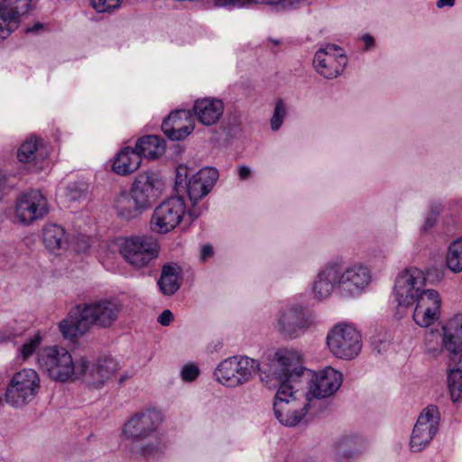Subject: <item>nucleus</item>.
<instances>
[{
    "label": "nucleus",
    "mask_w": 462,
    "mask_h": 462,
    "mask_svg": "<svg viewBox=\"0 0 462 462\" xmlns=\"http://www.w3.org/2000/svg\"><path fill=\"white\" fill-rule=\"evenodd\" d=\"M174 319L173 313L170 310H163L158 317V322L163 326H169Z\"/></svg>",
    "instance_id": "nucleus-43"
},
{
    "label": "nucleus",
    "mask_w": 462,
    "mask_h": 462,
    "mask_svg": "<svg viewBox=\"0 0 462 462\" xmlns=\"http://www.w3.org/2000/svg\"><path fill=\"white\" fill-rule=\"evenodd\" d=\"M362 41H363V42L365 44V50H369L374 44V39L370 34H365L362 37Z\"/></svg>",
    "instance_id": "nucleus-45"
},
{
    "label": "nucleus",
    "mask_w": 462,
    "mask_h": 462,
    "mask_svg": "<svg viewBox=\"0 0 462 462\" xmlns=\"http://www.w3.org/2000/svg\"><path fill=\"white\" fill-rule=\"evenodd\" d=\"M164 413L154 406H147L134 412L122 428V436L131 441L130 450L142 457L162 453L166 448L159 430L164 422Z\"/></svg>",
    "instance_id": "nucleus-2"
},
{
    "label": "nucleus",
    "mask_w": 462,
    "mask_h": 462,
    "mask_svg": "<svg viewBox=\"0 0 462 462\" xmlns=\"http://www.w3.org/2000/svg\"><path fill=\"white\" fill-rule=\"evenodd\" d=\"M200 374V369L196 363L189 362L185 364L180 371V376L185 383L195 381Z\"/></svg>",
    "instance_id": "nucleus-38"
},
{
    "label": "nucleus",
    "mask_w": 462,
    "mask_h": 462,
    "mask_svg": "<svg viewBox=\"0 0 462 462\" xmlns=\"http://www.w3.org/2000/svg\"><path fill=\"white\" fill-rule=\"evenodd\" d=\"M88 185L85 183H72L67 188V197L70 200L85 199L88 194Z\"/></svg>",
    "instance_id": "nucleus-39"
},
{
    "label": "nucleus",
    "mask_w": 462,
    "mask_h": 462,
    "mask_svg": "<svg viewBox=\"0 0 462 462\" xmlns=\"http://www.w3.org/2000/svg\"><path fill=\"white\" fill-rule=\"evenodd\" d=\"M225 110L222 99L213 97L198 98L193 105L194 116L204 125H216L222 117Z\"/></svg>",
    "instance_id": "nucleus-23"
},
{
    "label": "nucleus",
    "mask_w": 462,
    "mask_h": 462,
    "mask_svg": "<svg viewBox=\"0 0 462 462\" xmlns=\"http://www.w3.org/2000/svg\"><path fill=\"white\" fill-rule=\"evenodd\" d=\"M315 406L303 395L297 383H281L273 400L275 418L282 425L293 427L299 424Z\"/></svg>",
    "instance_id": "nucleus-7"
},
{
    "label": "nucleus",
    "mask_w": 462,
    "mask_h": 462,
    "mask_svg": "<svg viewBox=\"0 0 462 462\" xmlns=\"http://www.w3.org/2000/svg\"><path fill=\"white\" fill-rule=\"evenodd\" d=\"M316 324V316L298 303H286L274 313L273 329L282 338L293 340L303 336Z\"/></svg>",
    "instance_id": "nucleus-8"
},
{
    "label": "nucleus",
    "mask_w": 462,
    "mask_h": 462,
    "mask_svg": "<svg viewBox=\"0 0 462 462\" xmlns=\"http://www.w3.org/2000/svg\"><path fill=\"white\" fill-rule=\"evenodd\" d=\"M195 128L194 117L189 110L171 113L162 122V130L172 141H180L189 135Z\"/></svg>",
    "instance_id": "nucleus-21"
},
{
    "label": "nucleus",
    "mask_w": 462,
    "mask_h": 462,
    "mask_svg": "<svg viewBox=\"0 0 462 462\" xmlns=\"http://www.w3.org/2000/svg\"><path fill=\"white\" fill-rule=\"evenodd\" d=\"M287 114L288 105L286 102L283 99L276 100L273 113L270 120V125L273 131L276 132L282 127Z\"/></svg>",
    "instance_id": "nucleus-36"
},
{
    "label": "nucleus",
    "mask_w": 462,
    "mask_h": 462,
    "mask_svg": "<svg viewBox=\"0 0 462 462\" xmlns=\"http://www.w3.org/2000/svg\"><path fill=\"white\" fill-rule=\"evenodd\" d=\"M41 388L42 380L38 372L32 368H22L9 378L5 401L14 408H23L37 397Z\"/></svg>",
    "instance_id": "nucleus-9"
},
{
    "label": "nucleus",
    "mask_w": 462,
    "mask_h": 462,
    "mask_svg": "<svg viewBox=\"0 0 462 462\" xmlns=\"http://www.w3.org/2000/svg\"><path fill=\"white\" fill-rule=\"evenodd\" d=\"M36 364L44 375L56 383L79 380L89 368V361L86 357L74 360L70 351L60 346L42 348L37 354Z\"/></svg>",
    "instance_id": "nucleus-5"
},
{
    "label": "nucleus",
    "mask_w": 462,
    "mask_h": 462,
    "mask_svg": "<svg viewBox=\"0 0 462 462\" xmlns=\"http://www.w3.org/2000/svg\"><path fill=\"white\" fill-rule=\"evenodd\" d=\"M219 174L216 168L205 167L189 177V169L179 165L176 169L175 187L186 188L189 200L196 204L208 196L218 180Z\"/></svg>",
    "instance_id": "nucleus-13"
},
{
    "label": "nucleus",
    "mask_w": 462,
    "mask_h": 462,
    "mask_svg": "<svg viewBox=\"0 0 462 462\" xmlns=\"http://www.w3.org/2000/svg\"><path fill=\"white\" fill-rule=\"evenodd\" d=\"M18 27L5 20H0V42L5 40Z\"/></svg>",
    "instance_id": "nucleus-41"
},
{
    "label": "nucleus",
    "mask_w": 462,
    "mask_h": 462,
    "mask_svg": "<svg viewBox=\"0 0 462 462\" xmlns=\"http://www.w3.org/2000/svg\"><path fill=\"white\" fill-rule=\"evenodd\" d=\"M326 344L333 356L337 359L350 361L361 353L363 337L360 330L355 325L339 322L328 330Z\"/></svg>",
    "instance_id": "nucleus-10"
},
{
    "label": "nucleus",
    "mask_w": 462,
    "mask_h": 462,
    "mask_svg": "<svg viewBox=\"0 0 462 462\" xmlns=\"http://www.w3.org/2000/svg\"><path fill=\"white\" fill-rule=\"evenodd\" d=\"M456 0H438L436 5L438 8L441 9L444 7H452L454 6Z\"/></svg>",
    "instance_id": "nucleus-46"
},
{
    "label": "nucleus",
    "mask_w": 462,
    "mask_h": 462,
    "mask_svg": "<svg viewBox=\"0 0 462 462\" xmlns=\"http://www.w3.org/2000/svg\"><path fill=\"white\" fill-rule=\"evenodd\" d=\"M124 0H89V5L97 14H112L118 10Z\"/></svg>",
    "instance_id": "nucleus-37"
},
{
    "label": "nucleus",
    "mask_w": 462,
    "mask_h": 462,
    "mask_svg": "<svg viewBox=\"0 0 462 462\" xmlns=\"http://www.w3.org/2000/svg\"><path fill=\"white\" fill-rule=\"evenodd\" d=\"M164 189L165 181L158 171L149 170L137 174L129 194L121 193L115 201L117 216L125 220L137 217L152 208Z\"/></svg>",
    "instance_id": "nucleus-4"
},
{
    "label": "nucleus",
    "mask_w": 462,
    "mask_h": 462,
    "mask_svg": "<svg viewBox=\"0 0 462 462\" xmlns=\"http://www.w3.org/2000/svg\"><path fill=\"white\" fill-rule=\"evenodd\" d=\"M372 282V270L366 263L353 262L342 265L333 262L318 272L310 291L313 298L319 300L329 299L333 292L350 300L365 293Z\"/></svg>",
    "instance_id": "nucleus-1"
},
{
    "label": "nucleus",
    "mask_w": 462,
    "mask_h": 462,
    "mask_svg": "<svg viewBox=\"0 0 462 462\" xmlns=\"http://www.w3.org/2000/svg\"><path fill=\"white\" fill-rule=\"evenodd\" d=\"M69 240H72L71 242H69V246H70L73 251L81 253L85 252L88 247V240L86 236L82 234L76 235L75 233H69Z\"/></svg>",
    "instance_id": "nucleus-40"
},
{
    "label": "nucleus",
    "mask_w": 462,
    "mask_h": 462,
    "mask_svg": "<svg viewBox=\"0 0 462 462\" xmlns=\"http://www.w3.org/2000/svg\"><path fill=\"white\" fill-rule=\"evenodd\" d=\"M441 303L439 293L436 290L428 289L411 308L414 322L421 328L434 324L440 316Z\"/></svg>",
    "instance_id": "nucleus-20"
},
{
    "label": "nucleus",
    "mask_w": 462,
    "mask_h": 462,
    "mask_svg": "<svg viewBox=\"0 0 462 462\" xmlns=\"http://www.w3.org/2000/svg\"><path fill=\"white\" fill-rule=\"evenodd\" d=\"M261 369V363L247 356H234L221 361L214 371L217 382L236 388L250 382Z\"/></svg>",
    "instance_id": "nucleus-11"
},
{
    "label": "nucleus",
    "mask_w": 462,
    "mask_h": 462,
    "mask_svg": "<svg viewBox=\"0 0 462 462\" xmlns=\"http://www.w3.org/2000/svg\"><path fill=\"white\" fill-rule=\"evenodd\" d=\"M182 271L177 263H167L162 268L161 275L157 281L159 291L164 296L175 294L181 285Z\"/></svg>",
    "instance_id": "nucleus-26"
},
{
    "label": "nucleus",
    "mask_w": 462,
    "mask_h": 462,
    "mask_svg": "<svg viewBox=\"0 0 462 462\" xmlns=\"http://www.w3.org/2000/svg\"><path fill=\"white\" fill-rule=\"evenodd\" d=\"M347 63L344 50L335 44H326L315 53L313 65L316 71L326 79L339 76Z\"/></svg>",
    "instance_id": "nucleus-17"
},
{
    "label": "nucleus",
    "mask_w": 462,
    "mask_h": 462,
    "mask_svg": "<svg viewBox=\"0 0 462 462\" xmlns=\"http://www.w3.org/2000/svg\"><path fill=\"white\" fill-rule=\"evenodd\" d=\"M435 222V219H430V218H428L427 221H426V226L428 227H432L433 226V223Z\"/></svg>",
    "instance_id": "nucleus-47"
},
{
    "label": "nucleus",
    "mask_w": 462,
    "mask_h": 462,
    "mask_svg": "<svg viewBox=\"0 0 462 462\" xmlns=\"http://www.w3.org/2000/svg\"><path fill=\"white\" fill-rule=\"evenodd\" d=\"M135 148L141 158L156 160L164 154L166 143L162 138L157 135H146L137 140Z\"/></svg>",
    "instance_id": "nucleus-30"
},
{
    "label": "nucleus",
    "mask_w": 462,
    "mask_h": 462,
    "mask_svg": "<svg viewBox=\"0 0 462 462\" xmlns=\"http://www.w3.org/2000/svg\"><path fill=\"white\" fill-rule=\"evenodd\" d=\"M32 0H0V20L19 26L23 15L28 13Z\"/></svg>",
    "instance_id": "nucleus-29"
},
{
    "label": "nucleus",
    "mask_w": 462,
    "mask_h": 462,
    "mask_svg": "<svg viewBox=\"0 0 462 462\" xmlns=\"http://www.w3.org/2000/svg\"><path fill=\"white\" fill-rule=\"evenodd\" d=\"M263 373L266 377L277 380L280 384L285 382L297 383L306 368L300 350L292 346H277L268 349L263 355Z\"/></svg>",
    "instance_id": "nucleus-6"
},
{
    "label": "nucleus",
    "mask_w": 462,
    "mask_h": 462,
    "mask_svg": "<svg viewBox=\"0 0 462 462\" xmlns=\"http://www.w3.org/2000/svg\"><path fill=\"white\" fill-rule=\"evenodd\" d=\"M48 212L47 199L39 190L25 192L16 201L15 218L24 225L42 219Z\"/></svg>",
    "instance_id": "nucleus-19"
},
{
    "label": "nucleus",
    "mask_w": 462,
    "mask_h": 462,
    "mask_svg": "<svg viewBox=\"0 0 462 462\" xmlns=\"http://www.w3.org/2000/svg\"><path fill=\"white\" fill-rule=\"evenodd\" d=\"M271 42H272L274 45H279V44H280V40H271Z\"/></svg>",
    "instance_id": "nucleus-48"
},
{
    "label": "nucleus",
    "mask_w": 462,
    "mask_h": 462,
    "mask_svg": "<svg viewBox=\"0 0 462 462\" xmlns=\"http://www.w3.org/2000/svg\"><path fill=\"white\" fill-rule=\"evenodd\" d=\"M343 374L340 371L326 366L318 371H310L306 395L315 406L318 401L333 396L341 387Z\"/></svg>",
    "instance_id": "nucleus-15"
},
{
    "label": "nucleus",
    "mask_w": 462,
    "mask_h": 462,
    "mask_svg": "<svg viewBox=\"0 0 462 462\" xmlns=\"http://www.w3.org/2000/svg\"><path fill=\"white\" fill-rule=\"evenodd\" d=\"M439 419L436 406L430 405L422 410L411 435L410 449L412 452H420L430 445L439 430Z\"/></svg>",
    "instance_id": "nucleus-16"
},
{
    "label": "nucleus",
    "mask_w": 462,
    "mask_h": 462,
    "mask_svg": "<svg viewBox=\"0 0 462 462\" xmlns=\"http://www.w3.org/2000/svg\"><path fill=\"white\" fill-rule=\"evenodd\" d=\"M446 265L454 273L462 272V237L448 245L446 254Z\"/></svg>",
    "instance_id": "nucleus-34"
},
{
    "label": "nucleus",
    "mask_w": 462,
    "mask_h": 462,
    "mask_svg": "<svg viewBox=\"0 0 462 462\" xmlns=\"http://www.w3.org/2000/svg\"><path fill=\"white\" fill-rule=\"evenodd\" d=\"M185 212L184 199L180 196L170 197L155 208L151 225L160 228L161 231H173L180 223Z\"/></svg>",
    "instance_id": "nucleus-18"
},
{
    "label": "nucleus",
    "mask_w": 462,
    "mask_h": 462,
    "mask_svg": "<svg viewBox=\"0 0 462 462\" xmlns=\"http://www.w3.org/2000/svg\"><path fill=\"white\" fill-rule=\"evenodd\" d=\"M116 243L122 257L135 269L147 266L161 249L157 239L144 234L121 236Z\"/></svg>",
    "instance_id": "nucleus-12"
},
{
    "label": "nucleus",
    "mask_w": 462,
    "mask_h": 462,
    "mask_svg": "<svg viewBox=\"0 0 462 462\" xmlns=\"http://www.w3.org/2000/svg\"><path fill=\"white\" fill-rule=\"evenodd\" d=\"M73 228L81 229V228H83V226L81 225H75V226H73Z\"/></svg>",
    "instance_id": "nucleus-49"
},
{
    "label": "nucleus",
    "mask_w": 462,
    "mask_h": 462,
    "mask_svg": "<svg viewBox=\"0 0 462 462\" xmlns=\"http://www.w3.org/2000/svg\"><path fill=\"white\" fill-rule=\"evenodd\" d=\"M365 448V440L357 436H343L335 443L337 456L340 462H349L357 458Z\"/></svg>",
    "instance_id": "nucleus-28"
},
{
    "label": "nucleus",
    "mask_w": 462,
    "mask_h": 462,
    "mask_svg": "<svg viewBox=\"0 0 462 462\" xmlns=\"http://www.w3.org/2000/svg\"><path fill=\"white\" fill-rule=\"evenodd\" d=\"M46 156L47 151L43 147L42 141L36 136L28 137L17 152L18 160L23 163L43 160Z\"/></svg>",
    "instance_id": "nucleus-31"
},
{
    "label": "nucleus",
    "mask_w": 462,
    "mask_h": 462,
    "mask_svg": "<svg viewBox=\"0 0 462 462\" xmlns=\"http://www.w3.org/2000/svg\"><path fill=\"white\" fill-rule=\"evenodd\" d=\"M120 370V364L112 356L98 358L95 363L89 364V368L83 377L87 383L101 388L107 383Z\"/></svg>",
    "instance_id": "nucleus-22"
},
{
    "label": "nucleus",
    "mask_w": 462,
    "mask_h": 462,
    "mask_svg": "<svg viewBox=\"0 0 462 462\" xmlns=\"http://www.w3.org/2000/svg\"><path fill=\"white\" fill-rule=\"evenodd\" d=\"M443 344L445 348L457 356L462 354V313L454 316L443 327Z\"/></svg>",
    "instance_id": "nucleus-25"
},
{
    "label": "nucleus",
    "mask_w": 462,
    "mask_h": 462,
    "mask_svg": "<svg viewBox=\"0 0 462 462\" xmlns=\"http://www.w3.org/2000/svg\"><path fill=\"white\" fill-rule=\"evenodd\" d=\"M46 249L54 254H60L69 248V233H42Z\"/></svg>",
    "instance_id": "nucleus-33"
},
{
    "label": "nucleus",
    "mask_w": 462,
    "mask_h": 462,
    "mask_svg": "<svg viewBox=\"0 0 462 462\" xmlns=\"http://www.w3.org/2000/svg\"><path fill=\"white\" fill-rule=\"evenodd\" d=\"M121 310V304L115 300L101 299L84 303L68 313L59 323V330L64 339L72 341L85 335L93 326L110 328Z\"/></svg>",
    "instance_id": "nucleus-3"
},
{
    "label": "nucleus",
    "mask_w": 462,
    "mask_h": 462,
    "mask_svg": "<svg viewBox=\"0 0 462 462\" xmlns=\"http://www.w3.org/2000/svg\"><path fill=\"white\" fill-rule=\"evenodd\" d=\"M252 170L250 167L245 165H241L238 167V176L240 180H245L251 177Z\"/></svg>",
    "instance_id": "nucleus-44"
},
{
    "label": "nucleus",
    "mask_w": 462,
    "mask_h": 462,
    "mask_svg": "<svg viewBox=\"0 0 462 462\" xmlns=\"http://www.w3.org/2000/svg\"><path fill=\"white\" fill-rule=\"evenodd\" d=\"M259 4L268 5L273 10L282 12L298 8L300 0H215L217 6L227 9L252 7Z\"/></svg>",
    "instance_id": "nucleus-24"
},
{
    "label": "nucleus",
    "mask_w": 462,
    "mask_h": 462,
    "mask_svg": "<svg viewBox=\"0 0 462 462\" xmlns=\"http://www.w3.org/2000/svg\"><path fill=\"white\" fill-rule=\"evenodd\" d=\"M142 159L136 148L124 147L116 154L112 164L114 172L121 176L134 172L141 165Z\"/></svg>",
    "instance_id": "nucleus-27"
},
{
    "label": "nucleus",
    "mask_w": 462,
    "mask_h": 462,
    "mask_svg": "<svg viewBox=\"0 0 462 462\" xmlns=\"http://www.w3.org/2000/svg\"><path fill=\"white\" fill-rule=\"evenodd\" d=\"M214 255L213 246L209 244H205L201 245L199 252V261L201 263H206L209 258Z\"/></svg>",
    "instance_id": "nucleus-42"
},
{
    "label": "nucleus",
    "mask_w": 462,
    "mask_h": 462,
    "mask_svg": "<svg viewBox=\"0 0 462 462\" xmlns=\"http://www.w3.org/2000/svg\"><path fill=\"white\" fill-rule=\"evenodd\" d=\"M54 227H58L60 231H65V227L58 226L56 225H53Z\"/></svg>",
    "instance_id": "nucleus-50"
},
{
    "label": "nucleus",
    "mask_w": 462,
    "mask_h": 462,
    "mask_svg": "<svg viewBox=\"0 0 462 462\" xmlns=\"http://www.w3.org/2000/svg\"><path fill=\"white\" fill-rule=\"evenodd\" d=\"M425 286L424 273L418 268H408L397 275L393 295L399 307L410 309L428 290Z\"/></svg>",
    "instance_id": "nucleus-14"
},
{
    "label": "nucleus",
    "mask_w": 462,
    "mask_h": 462,
    "mask_svg": "<svg viewBox=\"0 0 462 462\" xmlns=\"http://www.w3.org/2000/svg\"><path fill=\"white\" fill-rule=\"evenodd\" d=\"M43 341V335L37 331L31 337L27 338L17 350V358L23 362L27 361L36 350L40 347Z\"/></svg>",
    "instance_id": "nucleus-35"
},
{
    "label": "nucleus",
    "mask_w": 462,
    "mask_h": 462,
    "mask_svg": "<svg viewBox=\"0 0 462 462\" xmlns=\"http://www.w3.org/2000/svg\"><path fill=\"white\" fill-rule=\"evenodd\" d=\"M451 354L450 364L448 369V386L453 402L459 400L462 393V354L457 356Z\"/></svg>",
    "instance_id": "nucleus-32"
}]
</instances>
